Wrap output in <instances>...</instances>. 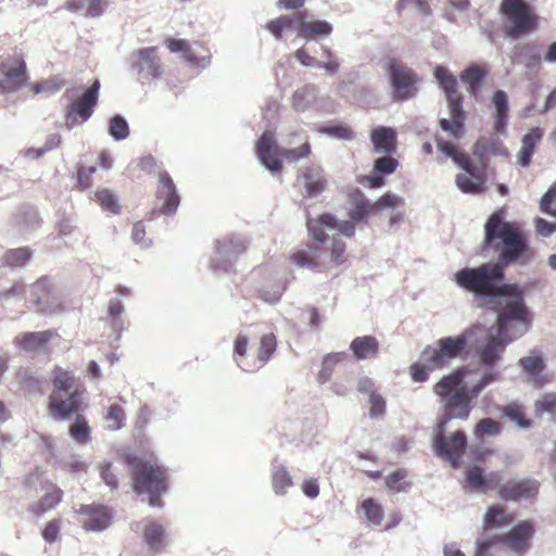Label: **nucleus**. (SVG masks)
<instances>
[{
    "label": "nucleus",
    "instance_id": "0eeeda50",
    "mask_svg": "<svg viewBox=\"0 0 556 556\" xmlns=\"http://www.w3.org/2000/svg\"><path fill=\"white\" fill-rule=\"evenodd\" d=\"M437 147L445 156L451 157L467 174L456 176L457 187L464 192H478L482 184V177L479 168L472 164L470 156L464 152L457 144L443 138H435Z\"/></svg>",
    "mask_w": 556,
    "mask_h": 556
},
{
    "label": "nucleus",
    "instance_id": "052dcab7",
    "mask_svg": "<svg viewBox=\"0 0 556 556\" xmlns=\"http://www.w3.org/2000/svg\"><path fill=\"white\" fill-rule=\"evenodd\" d=\"M101 478L103 481L111 488L116 489L118 485V479L115 472L112 469V464L109 462H103L99 465Z\"/></svg>",
    "mask_w": 556,
    "mask_h": 556
},
{
    "label": "nucleus",
    "instance_id": "8fccbe9b",
    "mask_svg": "<svg viewBox=\"0 0 556 556\" xmlns=\"http://www.w3.org/2000/svg\"><path fill=\"white\" fill-rule=\"evenodd\" d=\"M345 352H337L327 354L323 361L321 370L319 371V379L326 381L330 378L333 368L339 363L345 361Z\"/></svg>",
    "mask_w": 556,
    "mask_h": 556
},
{
    "label": "nucleus",
    "instance_id": "79ce46f5",
    "mask_svg": "<svg viewBox=\"0 0 556 556\" xmlns=\"http://www.w3.org/2000/svg\"><path fill=\"white\" fill-rule=\"evenodd\" d=\"M367 523L374 527L381 526L384 513L382 506L371 497L364 500L361 504Z\"/></svg>",
    "mask_w": 556,
    "mask_h": 556
},
{
    "label": "nucleus",
    "instance_id": "a211bd4d",
    "mask_svg": "<svg viewBox=\"0 0 556 556\" xmlns=\"http://www.w3.org/2000/svg\"><path fill=\"white\" fill-rule=\"evenodd\" d=\"M78 514L83 516L81 526L86 531H102L111 523L112 516L104 505H81Z\"/></svg>",
    "mask_w": 556,
    "mask_h": 556
},
{
    "label": "nucleus",
    "instance_id": "9d476101",
    "mask_svg": "<svg viewBox=\"0 0 556 556\" xmlns=\"http://www.w3.org/2000/svg\"><path fill=\"white\" fill-rule=\"evenodd\" d=\"M500 11L510 23L506 30L510 38L528 34L536 27V16L525 0H503Z\"/></svg>",
    "mask_w": 556,
    "mask_h": 556
},
{
    "label": "nucleus",
    "instance_id": "09e8293b",
    "mask_svg": "<svg viewBox=\"0 0 556 556\" xmlns=\"http://www.w3.org/2000/svg\"><path fill=\"white\" fill-rule=\"evenodd\" d=\"M104 419L110 430H119L125 426L126 414L121 405L112 404L109 406Z\"/></svg>",
    "mask_w": 556,
    "mask_h": 556
},
{
    "label": "nucleus",
    "instance_id": "1a4fd4ad",
    "mask_svg": "<svg viewBox=\"0 0 556 556\" xmlns=\"http://www.w3.org/2000/svg\"><path fill=\"white\" fill-rule=\"evenodd\" d=\"M531 314L521 299L509 301L497 315V330L516 339L526 333L531 326Z\"/></svg>",
    "mask_w": 556,
    "mask_h": 556
},
{
    "label": "nucleus",
    "instance_id": "423d86ee",
    "mask_svg": "<svg viewBox=\"0 0 556 556\" xmlns=\"http://www.w3.org/2000/svg\"><path fill=\"white\" fill-rule=\"evenodd\" d=\"M127 463L132 473L134 490L138 494H148L151 506H162L161 495L168 489L166 470L156 463L137 457H128Z\"/></svg>",
    "mask_w": 556,
    "mask_h": 556
},
{
    "label": "nucleus",
    "instance_id": "c03bdc74",
    "mask_svg": "<svg viewBox=\"0 0 556 556\" xmlns=\"http://www.w3.org/2000/svg\"><path fill=\"white\" fill-rule=\"evenodd\" d=\"M501 431L502 426L497 420L483 418L475 426L473 434L477 440L482 441L485 438L498 435Z\"/></svg>",
    "mask_w": 556,
    "mask_h": 556
},
{
    "label": "nucleus",
    "instance_id": "37998d69",
    "mask_svg": "<svg viewBox=\"0 0 556 556\" xmlns=\"http://www.w3.org/2000/svg\"><path fill=\"white\" fill-rule=\"evenodd\" d=\"M94 201L105 212L111 214H118L121 212L118 199L110 189L99 188L94 192Z\"/></svg>",
    "mask_w": 556,
    "mask_h": 556
},
{
    "label": "nucleus",
    "instance_id": "6ab92c4d",
    "mask_svg": "<svg viewBox=\"0 0 556 556\" xmlns=\"http://www.w3.org/2000/svg\"><path fill=\"white\" fill-rule=\"evenodd\" d=\"M137 60L134 67L146 78H159L163 75V63L156 47L141 48L135 52Z\"/></svg>",
    "mask_w": 556,
    "mask_h": 556
},
{
    "label": "nucleus",
    "instance_id": "e2e57ef3",
    "mask_svg": "<svg viewBox=\"0 0 556 556\" xmlns=\"http://www.w3.org/2000/svg\"><path fill=\"white\" fill-rule=\"evenodd\" d=\"M370 408L369 416L371 418L382 417L386 413V401L380 394H371L369 397Z\"/></svg>",
    "mask_w": 556,
    "mask_h": 556
},
{
    "label": "nucleus",
    "instance_id": "dca6fc26",
    "mask_svg": "<svg viewBox=\"0 0 556 556\" xmlns=\"http://www.w3.org/2000/svg\"><path fill=\"white\" fill-rule=\"evenodd\" d=\"M155 198L162 202L160 212L164 215H173L176 213L180 198L177 193L176 186L167 172H161L159 175V184L155 191Z\"/></svg>",
    "mask_w": 556,
    "mask_h": 556
},
{
    "label": "nucleus",
    "instance_id": "473e14b6",
    "mask_svg": "<svg viewBox=\"0 0 556 556\" xmlns=\"http://www.w3.org/2000/svg\"><path fill=\"white\" fill-rule=\"evenodd\" d=\"M488 75L483 66L473 65L465 68L460 74L462 81L467 86L468 92L477 98L480 91L481 83Z\"/></svg>",
    "mask_w": 556,
    "mask_h": 556
},
{
    "label": "nucleus",
    "instance_id": "49530a36",
    "mask_svg": "<svg viewBox=\"0 0 556 556\" xmlns=\"http://www.w3.org/2000/svg\"><path fill=\"white\" fill-rule=\"evenodd\" d=\"M408 472L404 468H400L386 477V486L395 493L407 491L412 483L406 480Z\"/></svg>",
    "mask_w": 556,
    "mask_h": 556
},
{
    "label": "nucleus",
    "instance_id": "72a5a7b5",
    "mask_svg": "<svg viewBox=\"0 0 556 556\" xmlns=\"http://www.w3.org/2000/svg\"><path fill=\"white\" fill-rule=\"evenodd\" d=\"M506 548L498 534L484 533L477 541L475 556H500Z\"/></svg>",
    "mask_w": 556,
    "mask_h": 556
},
{
    "label": "nucleus",
    "instance_id": "774afa93",
    "mask_svg": "<svg viewBox=\"0 0 556 556\" xmlns=\"http://www.w3.org/2000/svg\"><path fill=\"white\" fill-rule=\"evenodd\" d=\"M63 86V83H56L53 80H45L42 83L36 84L31 87V91L34 94H38L40 92L47 91L49 93H53L55 91H59L61 87Z\"/></svg>",
    "mask_w": 556,
    "mask_h": 556
},
{
    "label": "nucleus",
    "instance_id": "69168bd1",
    "mask_svg": "<svg viewBox=\"0 0 556 556\" xmlns=\"http://www.w3.org/2000/svg\"><path fill=\"white\" fill-rule=\"evenodd\" d=\"M60 522L55 519L49 521L42 530V538L48 543H53L59 539Z\"/></svg>",
    "mask_w": 556,
    "mask_h": 556
},
{
    "label": "nucleus",
    "instance_id": "0e129e2a",
    "mask_svg": "<svg viewBox=\"0 0 556 556\" xmlns=\"http://www.w3.org/2000/svg\"><path fill=\"white\" fill-rule=\"evenodd\" d=\"M534 228L538 235L549 237L556 231V219L555 222H547L542 217H536L534 219Z\"/></svg>",
    "mask_w": 556,
    "mask_h": 556
},
{
    "label": "nucleus",
    "instance_id": "3c124183",
    "mask_svg": "<svg viewBox=\"0 0 556 556\" xmlns=\"http://www.w3.org/2000/svg\"><path fill=\"white\" fill-rule=\"evenodd\" d=\"M399 165V160L393 157L392 154H384L374 161V172L383 176L391 175L397 169Z\"/></svg>",
    "mask_w": 556,
    "mask_h": 556
},
{
    "label": "nucleus",
    "instance_id": "338daca9",
    "mask_svg": "<svg viewBox=\"0 0 556 556\" xmlns=\"http://www.w3.org/2000/svg\"><path fill=\"white\" fill-rule=\"evenodd\" d=\"M355 222L354 220H342L339 222L334 217V225H331V229H336L339 231L340 235H343L348 238L354 237L355 233Z\"/></svg>",
    "mask_w": 556,
    "mask_h": 556
},
{
    "label": "nucleus",
    "instance_id": "4be33fe9",
    "mask_svg": "<svg viewBox=\"0 0 556 556\" xmlns=\"http://www.w3.org/2000/svg\"><path fill=\"white\" fill-rule=\"evenodd\" d=\"M277 349V339L273 332L265 333L260 338L258 344L253 352L251 363L245 362L248 372H254L264 367L273 357Z\"/></svg>",
    "mask_w": 556,
    "mask_h": 556
},
{
    "label": "nucleus",
    "instance_id": "f257e3e1",
    "mask_svg": "<svg viewBox=\"0 0 556 556\" xmlns=\"http://www.w3.org/2000/svg\"><path fill=\"white\" fill-rule=\"evenodd\" d=\"M482 249L498 252V261L456 271L454 275L456 285L482 296L515 294L516 286L503 283L505 267L514 263L526 264L533 256L527 236L519 225L504 220L502 212H494L484 224Z\"/></svg>",
    "mask_w": 556,
    "mask_h": 556
},
{
    "label": "nucleus",
    "instance_id": "603ef678",
    "mask_svg": "<svg viewBox=\"0 0 556 556\" xmlns=\"http://www.w3.org/2000/svg\"><path fill=\"white\" fill-rule=\"evenodd\" d=\"M535 414L542 416L547 413L552 416H556V393L543 394L534 404Z\"/></svg>",
    "mask_w": 556,
    "mask_h": 556
},
{
    "label": "nucleus",
    "instance_id": "ea45409f",
    "mask_svg": "<svg viewBox=\"0 0 556 556\" xmlns=\"http://www.w3.org/2000/svg\"><path fill=\"white\" fill-rule=\"evenodd\" d=\"M33 252L28 247L9 249L2 256V265L11 268L24 266L31 257Z\"/></svg>",
    "mask_w": 556,
    "mask_h": 556
},
{
    "label": "nucleus",
    "instance_id": "de8ad7c7",
    "mask_svg": "<svg viewBox=\"0 0 556 556\" xmlns=\"http://www.w3.org/2000/svg\"><path fill=\"white\" fill-rule=\"evenodd\" d=\"M70 435L79 444H86L90 440V427L85 416L79 413L70 427Z\"/></svg>",
    "mask_w": 556,
    "mask_h": 556
},
{
    "label": "nucleus",
    "instance_id": "4d7b16f0",
    "mask_svg": "<svg viewBox=\"0 0 556 556\" xmlns=\"http://www.w3.org/2000/svg\"><path fill=\"white\" fill-rule=\"evenodd\" d=\"M542 138L543 130L540 127H533L528 134L523 136L521 148L534 153L535 147L542 140Z\"/></svg>",
    "mask_w": 556,
    "mask_h": 556
},
{
    "label": "nucleus",
    "instance_id": "c85d7f7f",
    "mask_svg": "<svg viewBox=\"0 0 556 556\" xmlns=\"http://www.w3.org/2000/svg\"><path fill=\"white\" fill-rule=\"evenodd\" d=\"M379 348V341L374 336L356 337L350 344V350L357 361L376 357Z\"/></svg>",
    "mask_w": 556,
    "mask_h": 556
},
{
    "label": "nucleus",
    "instance_id": "2eb2a0df",
    "mask_svg": "<svg viewBox=\"0 0 556 556\" xmlns=\"http://www.w3.org/2000/svg\"><path fill=\"white\" fill-rule=\"evenodd\" d=\"M99 89L100 83L99 80H94L87 91L71 104L66 114L67 124H75L77 117L80 118V122H85L91 116L97 105Z\"/></svg>",
    "mask_w": 556,
    "mask_h": 556
},
{
    "label": "nucleus",
    "instance_id": "4468645a",
    "mask_svg": "<svg viewBox=\"0 0 556 556\" xmlns=\"http://www.w3.org/2000/svg\"><path fill=\"white\" fill-rule=\"evenodd\" d=\"M471 397L470 391L465 388H459L451 396H448L444 404V414L438 425L441 431H445V425L451 419H468L471 412Z\"/></svg>",
    "mask_w": 556,
    "mask_h": 556
},
{
    "label": "nucleus",
    "instance_id": "9b49d317",
    "mask_svg": "<svg viewBox=\"0 0 556 556\" xmlns=\"http://www.w3.org/2000/svg\"><path fill=\"white\" fill-rule=\"evenodd\" d=\"M27 79L26 63L22 54L0 58V94L14 92Z\"/></svg>",
    "mask_w": 556,
    "mask_h": 556
},
{
    "label": "nucleus",
    "instance_id": "a18cd8bd",
    "mask_svg": "<svg viewBox=\"0 0 556 556\" xmlns=\"http://www.w3.org/2000/svg\"><path fill=\"white\" fill-rule=\"evenodd\" d=\"M248 338L242 334L237 336L233 343V358L237 365L244 371H247L244 363H251V359H253V353L248 352Z\"/></svg>",
    "mask_w": 556,
    "mask_h": 556
},
{
    "label": "nucleus",
    "instance_id": "e433bc0d",
    "mask_svg": "<svg viewBox=\"0 0 556 556\" xmlns=\"http://www.w3.org/2000/svg\"><path fill=\"white\" fill-rule=\"evenodd\" d=\"M493 104L495 106L494 129L496 132H503L506 127L508 116L507 96L503 90H497L493 94Z\"/></svg>",
    "mask_w": 556,
    "mask_h": 556
},
{
    "label": "nucleus",
    "instance_id": "6e6d98bb",
    "mask_svg": "<svg viewBox=\"0 0 556 556\" xmlns=\"http://www.w3.org/2000/svg\"><path fill=\"white\" fill-rule=\"evenodd\" d=\"M375 212L384 208H394L404 205V200L391 192H386L376 202L372 203Z\"/></svg>",
    "mask_w": 556,
    "mask_h": 556
},
{
    "label": "nucleus",
    "instance_id": "6e6552de",
    "mask_svg": "<svg viewBox=\"0 0 556 556\" xmlns=\"http://www.w3.org/2000/svg\"><path fill=\"white\" fill-rule=\"evenodd\" d=\"M256 152L261 162L271 172H280L282 162L279 159V150L276 144L275 135L271 131H264L256 143ZM311 153V146L304 142L294 149H285L280 155L288 161L295 162L300 159L308 156Z\"/></svg>",
    "mask_w": 556,
    "mask_h": 556
},
{
    "label": "nucleus",
    "instance_id": "a878e982",
    "mask_svg": "<svg viewBox=\"0 0 556 556\" xmlns=\"http://www.w3.org/2000/svg\"><path fill=\"white\" fill-rule=\"evenodd\" d=\"M63 498V491L55 484H50L40 500L28 506V511L36 518L42 517L47 511L55 508Z\"/></svg>",
    "mask_w": 556,
    "mask_h": 556
},
{
    "label": "nucleus",
    "instance_id": "f704fd0d",
    "mask_svg": "<svg viewBox=\"0 0 556 556\" xmlns=\"http://www.w3.org/2000/svg\"><path fill=\"white\" fill-rule=\"evenodd\" d=\"M301 16L299 22V36L305 39H312L316 36H327L332 31V26L326 21H309Z\"/></svg>",
    "mask_w": 556,
    "mask_h": 556
},
{
    "label": "nucleus",
    "instance_id": "f03ea898",
    "mask_svg": "<svg viewBox=\"0 0 556 556\" xmlns=\"http://www.w3.org/2000/svg\"><path fill=\"white\" fill-rule=\"evenodd\" d=\"M466 481L471 489L479 492L497 489L500 498L506 502L535 498L540 489L539 481L531 478L509 480L501 485L498 472L491 471L485 475L484 470L479 466H472L466 470Z\"/></svg>",
    "mask_w": 556,
    "mask_h": 556
},
{
    "label": "nucleus",
    "instance_id": "2f4dec72",
    "mask_svg": "<svg viewBox=\"0 0 556 556\" xmlns=\"http://www.w3.org/2000/svg\"><path fill=\"white\" fill-rule=\"evenodd\" d=\"M514 521V516L508 514L504 507L498 504L491 505L483 517V532L489 533L490 530L497 527H505Z\"/></svg>",
    "mask_w": 556,
    "mask_h": 556
},
{
    "label": "nucleus",
    "instance_id": "ddd939ff",
    "mask_svg": "<svg viewBox=\"0 0 556 556\" xmlns=\"http://www.w3.org/2000/svg\"><path fill=\"white\" fill-rule=\"evenodd\" d=\"M388 71L396 99L406 100L415 96L417 75L412 68L392 59L388 62Z\"/></svg>",
    "mask_w": 556,
    "mask_h": 556
},
{
    "label": "nucleus",
    "instance_id": "bb28decb",
    "mask_svg": "<svg viewBox=\"0 0 556 556\" xmlns=\"http://www.w3.org/2000/svg\"><path fill=\"white\" fill-rule=\"evenodd\" d=\"M142 540L149 551L161 553L166 546L165 529L155 521L147 520L143 527Z\"/></svg>",
    "mask_w": 556,
    "mask_h": 556
},
{
    "label": "nucleus",
    "instance_id": "39448f33",
    "mask_svg": "<svg viewBox=\"0 0 556 556\" xmlns=\"http://www.w3.org/2000/svg\"><path fill=\"white\" fill-rule=\"evenodd\" d=\"M434 77L445 94L450 110V118H441L439 126L452 139L460 140L466 134V113L463 110L464 98L458 91L457 78L443 65L435 66Z\"/></svg>",
    "mask_w": 556,
    "mask_h": 556
},
{
    "label": "nucleus",
    "instance_id": "c9c22d12",
    "mask_svg": "<svg viewBox=\"0 0 556 556\" xmlns=\"http://www.w3.org/2000/svg\"><path fill=\"white\" fill-rule=\"evenodd\" d=\"M465 377V371L463 369H457L454 372L444 376L440 381H438L434 387V393L442 397L447 399L451 396L456 390H458V386L462 383Z\"/></svg>",
    "mask_w": 556,
    "mask_h": 556
},
{
    "label": "nucleus",
    "instance_id": "7ed1b4c3",
    "mask_svg": "<svg viewBox=\"0 0 556 556\" xmlns=\"http://www.w3.org/2000/svg\"><path fill=\"white\" fill-rule=\"evenodd\" d=\"M468 338L462 333L456 337H444L435 344L427 345L419 356V361L412 364L409 372L414 381L424 382L429 374L447 366L452 359L457 358L467 349Z\"/></svg>",
    "mask_w": 556,
    "mask_h": 556
},
{
    "label": "nucleus",
    "instance_id": "680f3d73",
    "mask_svg": "<svg viewBox=\"0 0 556 556\" xmlns=\"http://www.w3.org/2000/svg\"><path fill=\"white\" fill-rule=\"evenodd\" d=\"M94 166L80 167L77 173V187L79 190H85L92 185V175L96 173Z\"/></svg>",
    "mask_w": 556,
    "mask_h": 556
},
{
    "label": "nucleus",
    "instance_id": "cd10ccee",
    "mask_svg": "<svg viewBox=\"0 0 556 556\" xmlns=\"http://www.w3.org/2000/svg\"><path fill=\"white\" fill-rule=\"evenodd\" d=\"M305 197L312 198L321 193L327 186L323 169L318 166H307L302 173Z\"/></svg>",
    "mask_w": 556,
    "mask_h": 556
},
{
    "label": "nucleus",
    "instance_id": "4c0bfd02",
    "mask_svg": "<svg viewBox=\"0 0 556 556\" xmlns=\"http://www.w3.org/2000/svg\"><path fill=\"white\" fill-rule=\"evenodd\" d=\"M354 207L349 212V217L354 222H364L375 212L372 203L361 192L356 191L353 195Z\"/></svg>",
    "mask_w": 556,
    "mask_h": 556
},
{
    "label": "nucleus",
    "instance_id": "f8f14e48",
    "mask_svg": "<svg viewBox=\"0 0 556 556\" xmlns=\"http://www.w3.org/2000/svg\"><path fill=\"white\" fill-rule=\"evenodd\" d=\"M439 431L433 440V448L438 456L446 459L453 468L459 466L460 459L467 445V438L464 431L457 430L452 435H444V431Z\"/></svg>",
    "mask_w": 556,
    "mask_h": 556
},
{
    "label": "nucleus",
    "instance_id": "7c9ffc66",
    "mask_svg": "<svg viewBox=\"0 0 556 556\" xmlns=\"http://www.w3.org/2000/svg\"><path fill=\"white\" fill-rule=\"evenodd\" d=\"M331 225H334V216L330 213H324L315 219H307V230L312 239L315 241L314 244L321 247L326 242L328 237L326 233V228L331 229Z\"/></svg>",
    "mask_w": 556,
    "mask_h": 556
},
{
    "label": "nucleus",
    "instance_id": "20e7f679",
    "mask_svg": "<svg viewBox=\"0 0 556 556\" xmlns=\"http://www.w3.org/2000/svg\"><path fill=\"white\" fill-rule=\"evenodd\" d=\"M53 390L49 395L48 409L55 420H64L78 414L84 406V389L74 375L55 366L52 370Z\"/></svg>",
    "mask_w": 556,
    "mask_h": 556
},
{
    "label": "nucleus",
    "instance_id": "393cba45",
    "mask_svg": "<svg viewBox=\"0 0 556 556\" xmlns=\"http://www.w3.org/2000/svg\"><path fill=\"white\" fill-rule=\"evenodd\" d=\"M518 364L521 369L530 376L535 387H543L549 381V378L542 374L545 368V362L542 355L533 353L523 356L519 359Z\"/></svg>",
    "mask_w": 556,
    "mask_h": 556
},
{
    "label": "nucleus",
    "instance_id": "f3484780",
    "mask_svg": "<svg viewBox=\"0 0 556 556\" xmlns=\"http://www.w3.org/2000/svg\"><path fill=\"white\" fill-rule=\"evenodd\" d=\"M58 337L55 329L25 331L14 337L13 344L24 352L36 353L46 350L49 342Z\"/></svg>",
    "mask_w": 556,
    "mask_h": 556
},
{
    "label": "nucleus",
    "instance_id": "aec40b11",
    "mask_svg": "<svg viewBox=\"0 0 556 556\" xmlns=\"http://www.w3.org/2000/svg\"><path fill=\"white\" fill-rule=\"evenodd\" d=\"M534 529L528 521L519 522L507 533L498 534L505 548L516 553H522L529 547V540L533 535Z\"/></svg>",
    "mask_w": 556,
    "mask_h": 556
},
{
    "label": "nucleus",
    "instance_id": "412c9836",
    "mask_svg": "<svg viewBox=\"0 0 556 556\" xmlns=\"http://www.w3.org/2000/svg\"><path fill=\"white\" fill-rule=\"evenodd\" d=\"M324 254L323 247L318 244L307 245L306 249H300L292 252L289 256L292 264L299 267H306L314 271H325L324 269Z\"/></svg>",
    "mask_w": 556,
    "mask_h": 556
},
{
    "label": "nucleus",
    "instance_id": "b1692460",
    "mask_svg": "<svg viewBox=\"0 0 556 556\" xmlns=\"http://www.w3.org/2000/svg\"><path fill=\"white\" fill-rule=\"evenodd\" d=\"M370 141L377 154H392L396 151V131L391 127L379 126L370 131Z\"/></svg>",
    "mask_w": 556,
    "mask_h": 556
},
{
    "label": "nucleus",
    "instance_id": "58836bf2",
    "mask_svg": "<svg viewBox=\"0 0 556 556\" xmlns=\"http://www.w3.org/2000/svg\"><path fill=\"white\" fill-rule=\"evenodd\" d=\"M164 43L170 52H182L184 58L191 64H199V62L204 59V55H199L192 46L185 39L169 37Z\"/></svg>",
    "mask_w": 556,
    "mask_h": 556
},
{
    "label": "nucleus",
    "instance_id": "5fc2aeb1",
    "mask_svg": "<svg viewBox=\"0 0 556 556\" xmlns=\"http://www.w3.org/2000/svg\"><path fill=\"white\" fill-rule=\"evenodd\" d=\"M110 135L116 140H123L128 137V124L121 115H115L110 121Z\"/></svg>",
    "mask_w": 556,
    "mask_h": 556
},
{
    "label": "nucleus",
    "instance_id": "13d9d810",
    "mask_svg": "<svg viewBox=\"0 0 556 556\" xmlns=\"http://www.w3.org/2000/svg\"><path fill=\"white\" fill-rule=\"evenodd\" d=\"M498 379V372L497 371H493V370H490V371H486L482 378L479 380V382H477L476 384H473L469 391H470V394H471V397H477L480 392L486 387L489 386L490 383L494 382L495 380Z\"/></svg>",
    "mask_w": 556,
    "mask_h": 556
},
{
    "label": "nucleus",
    "instance_id": "c756f323",
    "mask_svg": "<svg viewBox=\"0 0 556 556\" xmlns=\"http://www.w3.org/2000/svg\"><path fill=\"white\" fill-rule=\"evenodd\" d=\"M327 250L329 252L328 255L324 254L325 271L339 267L348 262L349 254L346 252V244L341 238L333 237Z\"/></svg>",
    "mask_w": 556,
    "mask_h": 556
},
{
    "label": "nucleus",
    "instance_id": "a19ab883",
    "mask_svg": "<svg viewBox=\"0 0 556 556\" xmlns=\"http://www.w3.org/2000/svg\"><path fill=\"white\" fill-rule=\"evenodd\" d=\"M292 483V477L285 466H274L271 471V484L276 494H286L288 488H290Z\"/></svg>",
    "mask_w": 556,
    "mask_h": 556
},
{
    "label": "nucleus",
    "instance_id": "864d4df0",
    "mask_svg": "<svg viewBox=\"0 0 556 556\" xmlns=\"http://www.w3.org/2000/svg\"><path fill=\"white\" fill-rule=\"evenodd\" d=\"M540 210L556 219V181L541 198Z\"/></svg>",
    "mask_w": 556,
    "mask_h": 556
},
{
    "label": "nucleus",
    "instance_id": "5701e85b",
    "mask_svg": "<svg viewBox=\"0 0 556 556\" xmlns=\"http://www.w3.org/2000/svg\"><path fill=\"white\" fill-rule=\"evenodd\" d=\"M513 340V337L500 334L497 331L496 334L491 336L488 342L479 350L480 362L485 366L495 365L501 359L506 345Z\"/></svg>",
    "mask_w": 556,
    "mask_h": 556
},
{
    "label": "nucleus",
    "instance_id": "bf43d9fd",
    "mask_svg": "<svg viewBox=\"0 0 556 556\" xmlns=\"http://www.w3.org/2000/svg\"><path fill=\"white\" fill-rule=\"evenodd\" d=\"M504 414L511 420H515L521 427H527L530 425V421L525 418L522 407L517 404L506 406L504 409Z\"/></svg>",
    "mask_w": 556,
    "mask_h": 556
}]
</instances>
